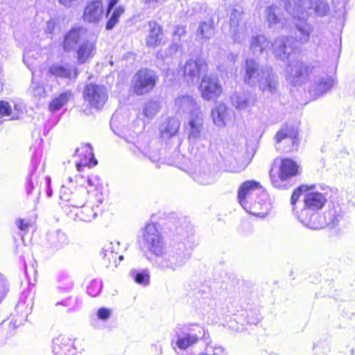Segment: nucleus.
<instances>
[{
    "label": "nucleus",
    "mask_w": 355,
    "mask_h": 355,
    "mask_svg": "<svg viewBox=\"0 0 355 355\" xmlns=\"http://www.w3.org/2000/svg\"><path fill=\"white\" fill-rule=\"evenodd\" d=\"M312 187H313V185L307 186V185H302L299 187L297 189H296L292 196L291 199V202L293 206V211L295 213L297 211L295 208V205L297 200H299V198L302 194V192H306L308 191V189H312Z\"/></svg>",
    "instance_id": "49"
},
{
    "label": "nucleus",
    "mask_w": 355,
    "mask_h": 355,
    "mask_svg": "<svg viewBox=\"0 0 355 355\" xmlns=\"http://www.w3.org/2000/svg\"><path fill=\"white\" fill-rule=\"evenodd\" d=\"M315 186L304 196V206L300 211L295 212V216L306 227L312 230L323 228L326 224L324 219L318 211L327 202V198L320 192L314 191Z\"/></svg>",
    "instance_id": "4"
},
{
    "label": "nucleus",
    "mask_w": 355,
    "mask_h": 355,
    "mask_svg": "<svg viewBox=\"0 0 355 355\" xmlns=\"http://www.w3.org/2000/svg\"><path fill=\"white\" fill-rule=\"evenodd\" d=\"M285 11L293 19L295 23L293 34L299 44H306L310 40L313 26L306 22L309 16L313 12L319 17L328 15L330 7L327 0H281Z\"/></svg>",
    "instance_id": "1"
},
{
    "label": "nucleus",
    "mask_w": 355,
    "mask_h": 355,
    "mask_svg": "<svg viewBox=\"0 0 355 355\" xmlns=\"http://www.w3.org/2000/svg\"><path fill=\"white\" fill-rule=\"evenodd\" d=\"M96 42L92 40H83L76 49L79 64H84L92 58L96 53Z\"/></svg>",
    "instance_id": "35"
},
{
    "label": "nucleus",
    "mask_w": 355,
    "mask_h": 355,
    "mask_svg": "<svg viewBox=\"0 0 355 355\" xmlns=\"http://www.w3.org/2000/svg\"><path fill=\"white\" fill-rule=\"evenodd\" d=\"M259 196H266L259 182L255 180H248L242 183L238 190V202L242 207L257 198Z\"/></svg>",
    "instance_id": "17"
},
{
    "label": "nucleus",
    "mask_w": 355,
    "mask_h": 355,
    "mask_svg": "<svg viewBox=\"0 0 355 355\" xmlns=\"http://www.w3.org/2000/svg\"><path fill=\"white\" fill-rule=\"evenodd\" d=\"M100 205L95 200L89 199L86 204H83L69 210L66 206L63 207V209L69 218L74 220L89 223L96 217Z\"/></svg>",
    "instance_id": "14"
},
{
    "label": "nucleus",
    "mask_w": 355,
    "mask_h": 355,
    "mask_svg": "<svg viewBox=\"0 0 355 355\" xmlns=\"http://www.w3.org/2000/svg\"><path fill=\"white\" fill-rule=\"evenodd\" d=\"M297 42L294 36H281L275 39L271 44L270 41L263 35L252 36L250 40V49L255 56L267 53L272 47L275 56L282 61L293 60V57L297 51Z\"/></svg>",
    "instance_id": "3"
},
{
    "label": "nucleus",
    "mask_w": 355,
    "mask_h": 355,
    "mask_svg": "<svg viewBox=\"0 0 355 355\" xmlns=\"http://www.w3.org/2000/svg\"><path fill=\"white\" fill-rule=\"evenodd\" d=\"M190 175L194 181L202 185L211 184L216 180V173L205 162L196 164L191 169Z\"/></svg>",
    "instance_id": "22"
},
{
    "label": "nucleus",
    "mask_w": 355,
    "mask_h": 355,
    "mask_svg": "<svg viewBox=\"0 0 355 355\" xmlns=\"http://www.w3.org/2000/svg\"><path fill=\"white\" fill-rule=\"evenodd\" d=\"M117 3L118 0H110L107 10V15H109V13L112 10Z\"/></svg>",
    "instance_id": "60"
},
{
    "label": "nucleus",
    "mask_w": 355,
    "mask_h": 355,
    "mask_svg": "<svg viewBox=\"0 0 355 355\" xmlns=\"http://www.w3.org/2000/svg\"><path fill=\"white\" fill-rule=\"evenodd\" d=\"M107 89L104 86L95 84L87 85L83 91V98L93 109L100 110L107 100Z\"/></svg>",
    "instance_id": "15"
},
{
    "label": "nucleus",
    "mask_w": 355,
    "mask_h": 355,
    "mask_svg": "<svg viewBox=\"0 0 355 355\" xmlns=\"http://www.w3.org/2000/svg\"><path fill=\"white\" fill-rule=\"evenodd\" d=\"M174 107L177 112L182 114L196 115L202 112L200 106L194 98L188 94L180 95L175 98Z\"/></svg>",
    "instance_id": "24"
},
{
    "label": "nucleus",
    "mask_w": 355,
    "mask_h": 355,
    "mask_svg": "<svg viewBox=\"0 0 355 355\" xmlns=\"http://www.w3.org/2000/svg\"><path fill=\"white\" fill-rule=\"evenodd\" d=\"M9 110V103L6 101H0V124L6 121V115H8V110Z\"/></svg>",
    "instance_id": "53"
},
{
    "label": "nucleus",
    "mask_w": 355,
    "mask_h": 355,
    "mask_svg": "<svg viewBox=\"0 0 355 355\" xmlns=\"http://www.w3.org/2000/svg\"><path fill=\"white\" fill-rule=\"evenodd\" d=\"M322 217L326 222L323 228L327 226L333 228L338 225L340 220L343 218V215L339 207H334L325 212Z\"/></svg>",
    "instance_id": "42"
},
{
    "label": "nucleus",
    "mask_w": 355,
    "mask_h": 355,
    "mask_svg": "<svg viewBox=\"0 0 355 355\" xmlns=\"http://www.w3.org/2000/svg\"><path fill=\"white\" fill-rule=\"evenodd\" d=\"M86 30L83 28H71L64 36L62 43L63 50L66 52H70L78 48V44L80 41L84 40Z\"/></svg>",
    "instance_id": "32"
},
{
    "label": "nucleus",
    "mask_w": 355,
    "mask_h": 355,
    "mask_svg": "<svg viewBox=\"0 0 355 355\" xmlns=\"http://www.w3.org/2000/svg\"><path fill=\"white\" fill-rule=\"evenodd\" d=\"M286 79L293 86H300L306 78L310 80L309 93L314 97L320 96L331 89L334 78L320 67H310L299 60L287 63Z\"/></svg>",
    "instance_id": "2"
},
{
    "label": "nucleus",
    "mask_w": 355,
    "mask_h": 355,
    "mask_svg": "<svg viewBox=\"0 0 355 355\" xmlns=\"http://www.w3.org/2000/svg\"><path fill=\"white\" fill-rule=\"evenodd\" d=\"M111 315V311L107 308H101L97 311V318L99 320L106 321Z\"/></svg>",
    "instance_id": "54"
},
{
    "label": "nucleus",
    "mask_w": 355,
    "mask_h": 355,
    "mask_svg": "<svg viewBox=\"0 0 355 355\" xmlns=\"http://www.w3.org/2000/svg\"><path fill=\"white\" fill-rule=\"evenodd\" d=\"M214 125L218 128L226 126L232 119L233 112L225 103H217L211 110Z\"/></svg>",
    "instance_id": "28"
},
{
    "label": "nucleus",
    "mask_w": 355,
    "mask_h": 355,
    "mask_svg": "<svg viewBox=\"0 0 355 355\" xmlns=\"http://www.w3.org/2000/svg\"><path fill=\"white\" fill-rule=\"evenodd\" d=\"M43 168L38 169V163L33 159L32 166L26 178V193L27 196L35 195L36 199L40 196V184L46 176Z\"/></svg>",
    "instance_id": "19"
},
{
    "label": "nucleus",
    "mask_w": 355,
    "mask_h": 355,
    "mask_svg": "<svg viewBox=\"0 0 355 355\" xmlns=\"http://www.w3.org/2000/svg\"><path fill=\"white\" fill-rule=\"evenodd\" d=\"M180 122L175 118H168L161 125L159 128L160 135L163 139L174 137L178 133Z\"/></svg>",
    "instance_id": "38"
},
{
    "label": "nucleus",
    "mask_w": 355,
    "mask_h": 355,
    "mask_svg": "<svg viewBox=\"0 0 355 355\" xmlns=\"http://www.w3.org/2000/svg\"><path fill=\"white\" fill-rule=\"evenodd\" d=\"M85 187L79 186L75 183V180L71 177L67 178V182L62 186L60 191V198L65 204L62 207H66L69 210L70 207L75 208L84 204L87 193Z\"/></svg>",
    "instance_id": "8"
},
{
    "label": "nucleus",
    "mask_w": 355,
    "mask_h": 355,
    "mask_svg": "<svg viewBox=\"0 0 355 355\" xmlns=\"http://www.w3.org/2000/svg\"><path fill=\"white\" fill-rule=\"evenodd\" d=\"M266 19L268 26L275 28H288V19L284 17L282 9L276 5L266 8Z\"/></svg>",
    "instance_id": "26"
},
{
    "label": "nucleus",
    "mask_w": 355,
    "mask_h": 355,
    "mask_svg": "<svg viewBox=\"0 0 355 355\" xmlns=\"http://www.w3.org/2000/svg\"><path fill=\"white\" fill-rule=\"evenodd\" d=\"M120 243L119 241L109 242L103 248V259L107 262V266L116 267L123 256L119 254Z\"/></svg>",
    "instance_id": "30"
},
{
    "label": "nucleus",
    "mask_w": 355,
    "mask_h": 355,
    "mask_svg": "<svg viewBox=\"0 0 355 355\" xmlns=\"http://www.w3.org/2000/svg\"><path fill=\"white\" fill-rule=\"evenodd\" d=\"M276 148L281 153L297 150L299 146L297 130L292 126H284L276 134Z\"/></svg>",
    "instance_id": "12"
},
{
    "label": "nucleus",
    "mask_w": 355,
    "mask_h": 355,
    "mask_svg": "<svg viewBox=\"0 0 355 355\" xmlns=\"http://www.w3.org/2000/svg\"><path fill=\"white\" fill-rule=\"evenodd\" d=\"M158 80L157 73L148 69L139 70L132 80V88L137 95H143L152 91Z\"/></svg>",
    "instance_id": "11"
},
{
    "label": "nucleus",
    "mask_w": 355,
    "mask_h": 355,
    "mask_svg": "<svg viewBox=\"0 0 355 355\" xmlns=\"http://www.w3.org/2000/svg\"><path fill=\"white\" fill-rule=\"evenodd\" d=\"M49 72L51 75L60 78L72 79L78 76L77 69L69 64H52L49 69Z\"/></svg>",
    "instance_id": "36"
},
{
    "label": "nucleus",
    "mask_w": 355,
    "mask_h": 355,
    "mask_svg": "<svg viewBox=\"0 0 355 355\" xmlns=\"http://www.w3.org/2000/svg\"><path fill=\"white\" fill-rule=\"evenodd\" d=\"M102 288V281L99 279H94L89 283L87 291L90 296L96 297L101 292Z\"/></svg>",
    "instance_id": "48"
},
{
    "label": "nucleus",
    "mask_w": 355,
    "mask_h": 355,
    "mask_svg": "<svg viewBox=\"0 0 355 355\" xmlns=\"http://www.w3.org/2000/svg\"><path fill=\"white\" fill-rule=\"evenodd\" d=\"M20 325V323H17V320H11L8 323V329L10 331H14L17 327Z\"/></svg>",
    "instance_id": "61"
},
{
    "label": "nucleus",
    "mask_w": 355,
    "mask_h": 355,
    "mask_svg": "<svg viewBox=\"0 0 355 355\" xmlns=\"http://www.w3.org/2000/svg\"><path fill=\"white\" fill-rule=\"evenodd\" d=\"M17 227L24 232H26L31 226V223L28 220L25 221L23 219L19 218L16 220Z\"/></svg>",
    "instance_id": "55"
},
{
    "label": "nucleus",
    "mask_w": 355,
    "mask_h": 355,
    "mask_svg": "<svg viewBox=\"0 0 355 355\" xmlns=\"http://www.w3.org/2000/svg\"><path fill=\"white\" fill-rule=\"evenodd\" d=\"M27 55H24V62L26 66L32 71V83L29 88V92L31 95L37 98H45L47 95L46 91L44 89L43 85L35 80V72L31 69V66L28 62Z\"/></svg>",
    "instance_id": "40"
},
{
    "label": "nucleus",
    "mask_w": 355,
    "mask_h": 355,
    "mask_svg": "<svg viewBox=\"0 0 355 355\" xmlns=\"http://www.w3.org/2000/svg\"><path fill=\"white\" fill-rule=\"evenodd\" d=\"M148 34L146 38V44L148 47L159 46L163 39V33L161 26L155 21L148 22Z\"/></svg>",
    "instance_id": "37"
},
{
    "label": "nucleus",
    "mask_w": 355,
    "mask_h": 355,
    "mask_svg": "<svg viewBox=\"0 0 355 355\" xmlns=\"http://www.w3.org/2000/svg\"><path fill=\"white\" fill-rule=\"evenodd\" d=\"M202 97L207 101L216 99L222 94L223 89L216 76H204L200 85Z\"/></svg>",
    "instance_id": "20"
},
{
    "label": "nucleus",
    "mask_w": 355,
    "mask_h": 355,
    "mask_svg": "<svg viewBox=\"0 0 355 355\" xmlns=\"http://www.w3.org/2000/svg\"><path fill=\"white\" fill-rule=\"evenodd\" d=\"M192 247L184 242L173 246L160 255H157L153 261V267L162 272H175L182 268L190 259Z\"/></svg>",
    "instance_id": "5"
},
{
    "label": "nucleus",
    "mask_w": 355,
    "mask_h": 355,
    "mask_svg": "<svg viewBox=\"0 0 355 355\" xmlns=\"http://www.w3.org/2000/svg\"><path fill=\"white\" fill-rule=\"evenodd\" d=\"M74 180L76 184L86 188L87 193L89 195V199H91L92 196H94L97 203L101 204L103 202V195L101 193L103 183L98 175H91L84 176L83 175H77L75 176Z\"/></svg>",
    "instance_id": "16"
},
{
    "label": "nucleus",
    "mask_w": 355,
    "mask_h": 355,
    "mask_svg": "<svg viewBox=\"0 0 355 355\" xmlns=\"http://www.w3.org/2000/svg\"><path fill=\"white\" fill-rule=\"evenodd\" d=\"M241 16L240 11L234 9L230 17V32L234 42L239 44L245 42L247 35V28Z\"/></svg>",
    "instance_id": "25"
},
{
    "label": "nucleus",
    "mask_w": 355,
    "mask_h": 355,
    "mask_svg": "<svg viewBox=\"0 0 355 355\" xmlns=\"http://www.w3.org/2000/svg\"><path fill=\"white\" fill-rule=\"evenodd\" d=\"M186 33V28L184 26H178L175 27V30L173 32V35L178 39H180L182 36Z\"/></svg>",
    "instance_id": "57"
},
{
    "label": "nucleus",
    "mask_w": 355,
    "mask_h": 355,
    "mask_svg": "<svg viewBox=\"0 0 355 355\" xmlns=\"http://www.w3.org/2000/svg\"><path fill=\"white\" fill-rule=\"evenodd\" d=\"M24 105L22 104H15L14 109L12 110L11 106L9 105V110H8V115H6L7 120L18 119L22 114Z\"/></svg>",
    "instance_id": "51"
},
{
    "label": "nucleus",
    "mask_w": 355,
    "mask_h": 355,
    "mask_svg": "<svg viewBox=\"0 0 355 355\" xmlns=\"http://www.w3.org/2000/svg\"><path fill=\"white\" fill-rule=\"evenodd\" d=\"M214 34V21L209 19L207 21L200 22L196 31V38L198 41L204 42L209 40Z\"/></svg>",
    "instance_id": "39"
},
{
    "label": "nucleus",
    "mask_w": 355,
    "mask_h": 355,
    "mask_svg": "<svg viewBox=\"0 0 355 355\" xmlns=\"http://www.w3.org/2000/svg\"><path fill=\"white\" fill-rule=\"evenodd\" d=\"M257 198H259V201L257 202L254 199L243 208L252 215L264 217L268 214L271 209V205L268 202V194L266 193V196L264 198L263 196H259Z\"/></svg>",
    "instance_id": "29"
},
{
    "label": "nucleus",
    "mask_w": 355,
    "mask_h": 355,
    "mask_svg": "<svg viewBox=\"0 0 355 355\" xmlns=\"http://www.w3.org/2000/svg\"><path fill=\"white\" fill-rule=\"evenodd\" d=\"M47 239L50 246L55 250L62 248L69 243L67 236L60 230L49 232Z\"/></svg>",
    "instance_id": "41"
},
{
    "label": "nucleus",
    "mask_w": 355,
    "mask_h": 355,
    "mask_svg": "<svg viewBox=\"0 0 355 355\" xmlns=\"http://www.w3.org/2000/svg\"><path fill=\"white\" fill-rule=\"evenodd\" d=\"M73 98V93L70 90L60 93L58 96L53 98L49 103V109L51 112L59 110L65 105Z\"/></svg>",
    "instance_id": "43"
},
{
    "label": "nucleus",
    "mask_w": 355,
    "mask_h": 355,
    "mask_svg": "<svg viewBox=\"0 0 355 355\" xmlns=\"http://www.w3.org/2000/svg\"><path fill=\"white\" fill-rule=\"evenodd\" d=\"M8 291L7 285L5 279L0 275V303L5 297Z\"/></svg>",
    "instance_id": "56"
},
{
    "label": "nucleus",
    "mask_w": 355,
    "mask_h": 355,
    "mask_svg": "<svg viewBox=\"0 0 355 355\" xmlns=\"http://www.w3.org/2000/svg\"><path fill=\"white\" fill-rule=\"evenodd\" d=\"M223 348L220 346L208 343L205 349V353L202 355H222Z\"/></svg>",
    "instance_id": "52"
},
{
    "label": "nucleus",
    "mask_w": 355,
    "mask_h": 355,
    "mask_svg": "<svg viewBox=\"0 0 355 355\" xmlns=\"http://www.w3.org/2000/svg\"><path fill=\"white\" fill-rule=\"evenodd\" d=\"M299 165L291 159H282L277 173L270 171V180L274 187L286 189L288 180L298 174Z\"/></svg>",
    "instance_id": "10"
},
{
    "label": "nucleus",
    "mask_w": 355,
    "mask_h": 355,
    "mask_svg": "<svg viewBox=\"0 0 355 355\" xmlns=\"http://www.w3.org/2000/svg\"><path fill=\"white\" fill-rule=\"evenodd\" d=\"M159 108L160 107L157 102L149 101L144 105L143 112L145 116L153 118L157 114Z\"/></svg>",
    "instance_id": "47"
},
{
    "label": "nucleus",
    "mask_w": 355,
    "mask_h": 355,
    "mask_svg": "<svg viewBox=\"0 0 355 355\" xmlns=\"http://www.w3.org/2000/svg\"><path fill=\"white\" fill-rule=\"evenodd\" d=\"M266 67H261L252 58H248L245 62L243 82L250 87H256Z\"/></svg>",
    "instance_id": "23"
},
{
    "label": "nucleus",
    "mask_w": 355,
    "mask_h": 355,
    "mask_svg": "<svg viewBox=\"0 0 355 355\" xmlns=\"http://www.w3.org/2000/svg\"><path fill=\"white\" fill-rule=\"evenodd\" d=\"M145 3L149 6L155 7V4L160 2V0H144Z\"/></svg>",
    "instance_id": "63"
},
{
    "label": "nucleus",
    "mask_w": 355,
    "mask_h": 355,
    "mask_svg": "<svg viewBox=\"0 0 355 355\" xmlns=\"http://www.w3.org/2000/svg\"><path fill=\"white\" fill-rule=\"evenodd\" d=\"M103 16V7L101 1H92L86 6L83 20L88 23H98Z\"/></svg>",
    "instance_id": "33"
},
{
    "label": "nucleus",
    "mask_w": 355,
    "mask_h": 355,
    "mask_svg": "<svg viewBox=\"0 0 355 355\" xmlns=\"http://www.w3.org/2000/svg\"><path fill=\"white\" fill-rule=\"evenodd\" d=\"M231 102L236 109L251 112L255 105L256 99L248 93L235 92L231 96Z\"/></svg>",
    "instance_id": "34"
},
{
    "label": "nucleus",
    "mask_w": 355,
    "mask_h": 355,
    "mask_svg": "<svg viewBox=\"0 0 355 355\" xmlns=\"http://www.w3.org/2000/svg\"><path fill=\"white\" fill-rule=\"evenodd\" d=\"M44 180H45V185H46V195L48 197H51L52 194H53V191L51 187V178L47 176V177L44 178Z\"/></svg>",
    "instance_id": "58"
},
{
    "label": "nucleus",
    "mask_w": 355,
    "mask_h": 355,
    "mask_svg": "<svg viewBox=\"0 0 355 355\" xmlns=\"http://www.w3.org/2000/svg\"><path fill=\"white\" fill-rule=\"evenodd\" d=\"M72 287H73L72 283H69L67 284V286L64 288L58 286L57 288V293H64V292L68 293L69 291H70L71 290Z\"/></svg>",
    "instance_id": "59"
},
{
    "label": "nucleus",
    "mask_w": 355,
    "mask_h": 355,
    "mask_svg": "<svg viewBox=\"0 0 355 355\" xmlns=\"http://www.w3.org/2000/svg\"><path fill=\"white\" fill-rule=\"evenodd\" d=\"M259 89L266 95H275L278 93L279 80L271 67L266 66L259 82L257 84Z\"/></svg>",
    "instance_id": "21"
},
{
    "label": "nucleus",
    "mask_w": 355,
    "mask_h": 355,
    "mask_svg": "<svg viewBox=\"0 0 355 355\" xmlns=\"http://www.w3.org/2000/svg\"><path fill=\"white\" fill-rule=\"evenodd\" d=\"M237 58V55L233 53H230L227 57V63L225 65L218 64V69L220 72H228L229 71L231 73L235 72V67L234 64L236 62Z\"/></svg>",
    "instance_id": "46"
},
{
    "label": "nucleus",
    "mask_w": 355,
    "mask_h": 355,
    "mask_svg": "<svg viewBox=\"0 0 355 355\" xmlns=\"http://www.w3.org/2000/svg\"><path fill=\"white\" fill-rule=\"evenodd\" d=\"M206 334L205 329L200 324H185L178 328L175 344L180 349H187L198 343L202 338L206 340Z\"/></svg>",
    "instance_id": "7"
},
{
    "label": "nucleus",
    "mask_w": 355,
    "mask_h": 355,
    "mask_svg": "<svg viewBox=\"0 0 355 355\" xmlns=\"http://www.w3.org/2000/svg\"><path fill=\"white\" fill-rule=\"evenodd\" d=\"M207 64L202 58L190 59L184 66V79L189 85H194L199 80L200 74L207 71Z\"/></svg>",
    "instance_id": "18"
},
{
    "label": "nucleus",
    "mask_w": 355,
    "mask_h": 355,
    "mask_svg": "<svg viewBox=\"0 0 355 355\" xmlns=\"http://www.w3.org/2000/svg\"><path fill=\"white\" fill-rule=\"evenodd\" d=\"M130 274L136 283L143 286H147L149 284L150 272L148 270L144 269L141 271L132 270Z\"/></svg>",
    "instance_id": "45"
},
{
    "label": "nucleus",
    "mask_w": 355,
    "mask_h": 355,
    "mask_svg": "<svg viewBox=\"0 0 355 355\" xmlns=\"http://www.w3.org/2000/svg\"><path fill=\"white\" fill-rule=\"evenodd\" d=\"M76 155L80 157V161L76 163V169L80 172L83 168L96 166L98 162L94 157L92 148L89 144H82L76 150Z\"/></svg>",
    "instance_id": "27"
},
{
    "label": "nucleus",
    "mask_w": 355,
    "mask_h": 355,
    "mask_svg": "<svg viewBox=\"0 0 355 355\" xmlns=\"http://www.w3.org/2000/svg\"><path fill=\"white\" fill-rule=\"evenodd\" d=\"M123 12H124V9L122 7L119 6V7L116 8L115 10H114L113 13L112 14L110 18L109 19V20L107 22L106 29H107V30L112 29L115 26V25L118 23L119 18L123 13Z\"/></svg>",
    "instance_id": "50"
},
{
    "label": "nucleus",
    "mask_w": 355,
    "mask_h": 355,
    "mask_svg": "<svg viewBox=\"0 0 355 355\" xmlns=\"http://www.w3.org/2000/svg\"><path fill=\"white\" fill-rule=\"evenodd\" d=\"M184 130L190 145H196L205 135L204 116L202 112L189 115L184 124Z\"/></svg>",
    "instance_id": "13"
},
{
    "label": "nucleus",
    "mask_w": 355,
    "mask_h": 355,
    "mask_svg": "<svg viewBox=\"0 0 355 355\" xmlns=\"http://www.w3.org/2000/svg\"><path fill=\"white\" fill-rule=\"evenodd\" d=\"M82 300L78 297H76L74 299L70 297L63 300L58 301L55 304L56 306L62 305L63 306L68 307L67 313H74L78 311L82 307Z\"/></svg>",
    "instance_id": "44"
},
{
    "label": "nucleus",
    "mask_w": 355,
    "mask_h": 355,
    "mask_svg": "<svg viewBox=\"0 0 355 355\" xmlns=\"http://www.w3.org/2000/svg\"><path fill=\"white\" fill-rule=\"evenodd\" d=\"M244 168H230L229 169L230 171H232V172H234V173H238V172H240Z\"/></svg>",
    "instance_id": "64"
},
{
    "label": "nucleus",
    "mask_w": 355,
    "mask_h": 355,
    "mask_svg": "<svg viewBox=\"0 0 355 355\" xmlns=\"http://www.w3.org/2000/svg\"><path fill=\"white\" fill-rule=\"evenodd\" d=\"M126 141L130 144L129 149L139 157L148 158L152 162L157 163L160 161H169L166 155L165 150H160L157 148H151L148 139L144 135H137V137H127Z\"/></svg>",
    "instance_id": "6"
},
{
    "label": "nucleus",
    "mask_w": 355,
    "mask_h": 355,
    "mask_svg": "<svg viewBox=\"0 0 355 355\" xmlns=\"http://www.w3.org/2000/svg\"><path fill=\"white\" fill-rule=\"evenodd\" d=\"M143 242L144 248L156 257L166 250L164 237L160 232L158 225L148 223L143 232Z\"/></svg>",
    "instance_id": "9"
},
{
    "label": "nucleus",
    "mask_w": 355,
    "mask_h": 355,
    "mask_svg": "<svg viewBox=\"0 0 355 355\" xmlns=\"http://www.w3.org/2000/svg\"><path fill=\"white\" fill-rule=\"evenodd\" d=\"M54 25H55V23L53 21H49L47 22V27H46V31L48 33H51L54 28Z\"/></svg>",
    "instance_id": "62"
},
{
    "label": "nucleus",
    "mask_w": 355,
    "mask_h": 355,
    "mask_svg": "<svg viewBox=\"0 0 355 355\" xmlns=\"http://www.w3.org/2000/svg\"><path fill=\"white\" fill-rule=\"evenodd\" d=\"M54 355H75L76 349L73 342L68 337L59 336L52 340Z\"/></svg>",
    "instance_id": "31"
}]
</instances>
